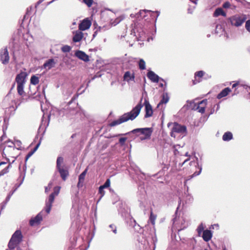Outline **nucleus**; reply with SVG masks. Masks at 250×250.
<instances>
[{"label": "nucleus", "instance_id": "20", "mask_svg": "<svg viewBox=\"0 0 250 250\" xmlns=\"http://www.w3.org/2000/svg\"><path fill=\"white\" fill-rule=\"evenodd\" d=\"M231 92V89L229 87H226L223 89L217 96L218 99H220L223 97L227 96L229 93Z\"/></svg>", "mask_w": 250, "mask_h": 250}, {"label": "nucleus", "instance_id": "56", "mask_svg": "<svg viewBox=\"0 0 250 250\" xmlns=\"http://www.w3.org/2000/svg\"><path fill=\"white\" fill-rule=\"evenodd\" d=\"M3 134L1 137V140H3L6 137L5 131L4 127L3 128Z\"/></svg>", "mask_w": 250, "mask_h": 250}, {"label": "nucleus", "instance_id": "57", "mask_svg": "<svg viewBox=\"0 0 250 250\" xmlns=\"http://www.w3.org/2000/svg\"><path fill=\"white\" fill-rule=\"evenodd\" d=\"M44 0H39L37 3H36V5L35 6L36 7H37V6L38 5H39L40 4H41L42 2H43Z\"/></svg>", "mask_w": 250, "mask_h": 250}, {"label": "nucleus", "instance_id": "25", "mask_svg": "<svg viewBox=\"0 0 250 250\" xmlns=\"http://www.w3.org/2000/svg\"><path fill=\"white\" fill-rule=\"evenodd\" d=\"M220 15H222L224 17L226 16V13L221 8H217L213 13V16L214 17H217Z\"/></svg>", "mask_w": 250, "mask_h": 250}, {"label": "nucleus", "instance_id": "43", "mask_svg": "<svg viewBox=\"0 0 250 250\" xmlns=\"http://www.w3.org/2000/svg\"><path fill=\"white\" fill-rule=\"evenodd\" d=\"M83 2L86 4V5L90 7L92 5L93 2V0H83Z\"/></svg>", "mask_w": 250, "mask_h": 250}, {"label": "nucleus", "instance_id": "63", "mask_svg": "<svg viewBox=\"0 0 250 250\" xmlns=\"http://www.w3.org/2000/svg\"><path fill=\"white\" fill-rule=\"evenodd\" d=\"M155 13H157L156 18H158V16H159V15H160V12H158V11H156V12H155Z\"/></svg>", "mask_w": 250, "mask_h": 250}, {"label": "nucleus", "instance_id": "2", "mask_svg": "<svg viewBox=\"0 0 250 250\" xmlns=\"http://www.w3.org/2000/svg\"><path fill=\"white\" fill-rule=\"evenodd\" d=\"M27 74L25 72H21L16 77L15 81L17 83V91L18 94L23 96L24 94V85L26 82Z\"/></svg>", "mask_w": 250, "mask_h": 250}, {"label": "nucleus", "instance_id": "11", "mask_svg": "<svg viewBox=\"0 0 250 250\" xmlns=\"http://www.w3.org/2000/svg\"><path fill=\"white\" fill-rule=\"evenodd\" d=\"M91 25V21L88 19H85L82 21L79 25V30L84 31L89 29Z\"/></svg>", "mask_w": 250, "mask_h": 250}, {"label": "nucleus", "instance_id": "15", "mask_svg": "<svg viewBox=\"0 0 250 250\" xmlns=\"http://www.w3.org/2000/svg\"><path fill=\"white\" fill-rule=\"evenodd\" d=\"M74 36L73 37V41L75 42H79L83 38V34L82 31L78 30L73 32Z\"/></svg>", "mask_w": 250, "mask_h": 250}, {"label": "nucleus", "instance_id": "21", "mask_svg": "<svg viewBox=\"0 0 250 250\" xmlns=\"http://www.w3.org/2000/svg\"><path fill=\"white\" fill-rule=\"evenodd\" d=\"M169 101V97L167 93H164L162 95V99L157 105L158 108H160L164 104H167Z\"/></svg>", "mask_w": 250, "mask_h": 250}, {"label": "nucleus", "instance_id": "23", "mask_svg": "<svg viewBox=\"0 0 250 250\" xmlns=\"http://www.w3.org/2000/svg\"><path fill=\"white\" fill-rule=\"evenodd\" d=\"M55 64L54 61L53 59H49L44 64L43 67L48 70L54 67Z\"/></svg>", "mask_w": 250, "mask_h": 250}, {"label": "nucleus", "instance_id": "31", "mask_svg": "<svg viewBox=\"0 0 250 250\" xmlns=\"http://www.w3.org/2000/svg\"><path fill=\"white\" fill-rule=\"evenodd\" d=\"M146 13H152V12L151 11L146 10H140L139 14L137 15V18H139V16L142 18H145ZM153 13H154V12H153Z\"/></svg>", "mask_w": 250, "mask_h": 250}, {"label": "nucleus", "instance_id": "9", "mask_svg": "<svg viewBox=\"0 0 250 250\" xmlns=\"http://www.w3.org/2000/svg\"><path fill=\"white\" fill-rule=\"evenodd\" d=\"M10 57L7 47L1 48L0 50V60L3 64H7L9 63Z\"/></svg>", "mask_w": 250, "mask_h": 250}, {"label": "nucleus", "instance_id": "34", "mask_svg": "<svg viewBox=\"0 0 250 250\" xmlns=\"http://www.w3.org/2000/svg\"><path fill=\"white\" fill-rule=\"evenodd\" d=\"M156 218V215L154 214L152 212H151L150 217H149V221L152 224V225H155V222Z\"/></svg>", "mask_w": 250, "mask_h": 250}, {"label": "nucleus", "instance_id": "46", "mask_svg": "<svg viewBox=\"0 0 250 250\" xmlns=\"http://www.w3.org/2000/svg\"><path fill=\"white\" fill-rule=\"evenodd\" d=\"M109 227L111 229V230L114 234L117 233V228L114 224H111L109 226Z\"/></svg>", "mask_w": 250, "mask_h": 250}, {"label": "nucleus", "instance_id": "19", "mask_svg": "<svg viewBox=\"0 0 250 250\" xmlns=\"http://www.w3.org/2000/svg\"><path fill=\"white\" fill-rule=\"evenodd\" d=\"M135 79L134 74L130 71H126L124 75V80L129 83L130 81H134Z\"/></svg>", "mask_w": 250, "mask_h": 250}, {"label": "nucleus", "instance_id": "8", "mask_svg": "<svg viewBox=\"0 0 250 250\" xmlns=\"http://www.w3.org/2000/svg\"><path fill=\"white\" fill-rule=\"evenodd\" d=\"M211 78V76L206 74L202 70L198 71L194 73V79L192 80L193 84H196L200 83L203 79L207 80Z\"/></svg>", "mask_w": 250, "mask_h": 250}, {"label": "nucleus", "instance_id": "36", "mask_svg": "<svg viewBox=\"0 0 250 250\" xmlns=\"http://www.w3.org/2000/svg\"><path fill=\"white\" fill-rule=\"evenodd\" d=\"M71 49V48L70 46L65 45L62 47L61 50L63 52L67 53L70 52Z\"/></svg>", "mask_w": 250, "mask_h": 250}, {"label": "nucleus", "instance_id": "32", "mask_svg": "<svg viewBox=\"0 0 250 250\" xmlns=\"http://www.w3.org/2000/svg\"><path fill=\"white\" fill-rule=\"evenodd\" d=\"M205 226L203 223H201L197 227L196 230L197 231L198 236H201L203 231H204Z\"/></svg>", "mask_w": 250, "mask_h": 250}, {"label": "nucleus", "instance_id": "18", "mask_svg": "<svg viewBox=\"0 0 250 250\" xmlns=\"http://www.w3.org/2000/svg\"><path fill=\"white\" fill-rule=\"evenodd\" d=\"M201 235L203 240L206 242L209 241L212 237V232L208 229H206L203 231Z\"/></svg>", "mask_w": 250, "mask_h": 250}, {"label": "nucleus", "instance_id": "30", "mask_svg": "<svg viewBox=\"0 0 250 250\" xmlns=\"http://www.w3.org/2000/svg\"><path fill=\"white\" fill-rule=\"evenodd\" d=\"M123 20V18L122 17H119L117 18L115 20H111L110 23L113 26H115L118 23H119L122 20Z\"/></svg>", "mask_w": 250, "mask_h": 250}, {"label": "nucleus", "instance_id": "16", "mask_svg": "<svg viewBox=\"0 0 250 250\" xmlns=\"http://www.w3.org/2000/svg\"><path fill=\"white\" fill-rule=\"evenodd\" d=\"M207 103V100L205 99L198 103L195 109L201 113H204L205 111V105Z\"/></svg>", "mask_w": 250, "mask_h": 250}, {"label": "nucleus", "instance_id": "40", "mask_svg": "<svg viewBox=\"0 0 250 250\" xmlns=\"http://www.w3.org/2000/svg\"><path fill=\"white\" fill-rule=\"evenodd\" d=\"M193 200V198L192 196L189 194H188L186 196V203H191Z\"/></svg>", "mask_w": 250, "mask_h": 250}, {"label": "nucleus", "instance_id": "64", "mask_svg": "<svg viewBox=\"0 0 250 250\" xmlns=\"http://www.w3.org/2000/svg\"><path fill=\"white\" fill-rule=\"evenodd\" d=\"M6 163L5 162H1L0 163V166L2 165H4V164H5Z\"/></svg>", "mask_w": 250, "mask_h": 250}, {"label": "nucleus", "instance_id": "7", "mask_svg": "<svg viewBox=\"0 0 250 250\" xmlns=\"http://www.w3.org/2000/svg\"><path fill=\"white\" fill-rule=\"evenodd\" d=\"M247 17L245 15H235L230 17L229 19L232 26L239 27L246 21Z\"/></svg>", "mask_w": 250, "mask_h": 250}, {"label": "nucleus", "instance_id": "37", "mask_svg": "<svg viewBox=\"0 0 250 250\" xmlns=\"http://www.w3.org/2000/svg\"><path fill=\"white\" fill-rule=\"evenodd\" d=\"M55 197V196L54 195V194H51L49 196L48 201L46 202V203H47L49 204H50V205H52V203H53Z\"/></svg>", "mask_w": 250, "mask_h": 250}, {"label": "nucleus", "instance_id": "4", "mask_svg": "<svg viewBox=\"0 0 250 250\" xmlns=\"http://www.w3.org/2000/svg\"><path fill=\"white\" fill-rule=\"evenodd\" d=\"M131 132L138 136L142 135L140 137V139L141 140H145L150 138L152 130L151 128L146 127L134 129Z\"/></svg>", "mask_w": 250, "mask_h": 250}, {"label": "nucleus", "instance_id": "53", "mask_svg": "<svg viewBox=\"0 0 250 250\" xmlns=\"http://www.w3.org/2000/svg\"><path fill=\"white\" fill-rule=\"evenodd\" d=\"M182 221H184V223H182V225H184L183 227H181L179 229H178V230H181V229H184V228H186L187 225H185L184 224L185 223V221L183 219H182Z\"/></svg>", "mask_w": 250, "mask_h": 250}, {"label": "nucleus", "instance_id": "47", "mask_svg": "<svg viewBox=\"0 0 250 250\" xmlns=\"http://www.w3.org/2000/svg\"><path fill=\"white\" fill-rule=\"evenodd\" d=\"M52 182H50V183L48 184V186L45 188V192L46 193H47L51 188L52 187Z\"/></svg>", "mask_w": 250, "mask_h": 250}, {"label": "nucleus", "instance_id": "54", "mask_svg": "<svg viewBox=\"0 0 250 250\" xmlns=\"http://www.w3.org/2000/svg\"><path fill=\"white\" fill-rule=\"evenodd\" d=\"M173 224L174 226H176V225L178 224L177 219L176 218H174L173 219Z\"/></svg>", "mask_w": 250, "mask_h": 250}, {"label": "nucleus", "instance_id": "51", "mask_svg": "<svg viewBox=\"0 0 250 250\" xmlns=\"http://www.w3.org/2000/svg\"><path fill=\"white\" fill-rule=\"evenodd\" d=\"M126 140V138H125V137L121 138L119 139V143L122 145H123L125 144Z\"/></svg>", "mask_w": 250, "mask_h": 250}, {"label": "nucleus", "instance_id": "58", "mask_svg": "<svg viewBox=\"0 0 250 250\" xmlns=\"http://www.w3.org/2000/svg\"><path fill=\"white\" fill-rule=\"evenodd\" d=\"M19 55H21V56H24L25 55V53H24V52L22 50L21 52L20 51L19 52Z\"/></svg>", "mask_w": 250, "mask_h": 250}, {"label": "nucleus", "instance_id": "28", "mask_svg": "<svg viewBox=\"0 0 250 250\" xmlns=\"http://www.w3.org/2000/svg\"><path fill=\"white\" fill-rule=\"evenodd\" d=\"M40 77L37 75H32L30 78L31 84L36 85L39 83Z\"/></svg>", "mask_w": 250, "mask_h": 250}, {"label": "nucleus", "instance_id": "33", "mask_svg": "<svg viewBox=\"0 0 250 250\" xmlns=\"http://www.w3.org/2000/svg\"><path fill=\"white\" fill-rule=\"evenodd\" d=\"M138 64L139 68L141 70H145L146 69V62L143 59H140Z\"/></svg>", "mask_w": 250, "mask_h": 250}, {"label": "nucleus", "instance_id": "12", "mask_svg": "<svg viewBox=\"0 0 250 250\" xmlns=\"http://www.w3.org/2000/svg\"><path fill=\"white\" fill-rule=\"evenodd\" d=\"M42 220V211L38 213L35 217L32 218L29 221L31 226L39 224Z\"/></svg>", "mask_w": 250, "mask_h": 250}, {"label": "nucleus", "instance_id": "45", "mask_svg": "<svg viewBox=\"0 0 250 250\" xmlns=\"http://www.w3.org/2000/svg\"><path fill=\"white\" fill-rule=\"evenodd\" d=\"M17 190V188H15L14 190H13L12 191H11L9 194L8 195V196H7V197L6 198V202L7 203V202L9 201V200H10L11 197L12 196V195L13 194V193L15 192V191Z\"/></svg>", "mask_w": 250, "mask_h": 250}, {"label": "nucleus", "instance_id": "3", "mask_svg": "<svg viewBox=\"0 0 250 250\" xmlns=\"http://www.w3.org/2000/svg\"><path fill=\"white\" fill-rule=\"evenodd\" d=\"M142 100L143 97L141 98L140 103L133 107L130 112L123 114L126 122L128 120H134L139 115L143 106L142 104Z\"/></svg>", "mask_w": 250, "mask_h": 250}, {"label": "nucleus", "instance_id": "39", "mask_svg": "<svg viewBox=\"0 0 250 250\" xmlns=\"http://www.w3.org/2000/svg\"><path fill=\"white\" fill-rule=\"evenodd\" d=\"M110 185V180L109 179H107L106 180L105 182L104 183V184L101 186L100 187H101L103 188H107L109 187Z\"/></svg>", "mask_w": 250, "mask_h": 250}, {"label": "nucleus", "instance_id": "55", "mask_svg": "<svg viewBox=\"0 0 250 250\" xmlns=\"http://www.w3.org/2000/svg\"><path fill=\"white\" fill-rule=\"evenodd\" d=\"M15 145H17L18 146H21V143L20 141L16 140L15 141Z\"/></svg>", "mask_w": 250, "mask_h": 250}, {"label": "nucleus", "instance_id": "61", "mask_svg": "<svg viewBox=\"0 0 250 250\" xmlns=\"http://www.w3.org/2000/svg\"><path fill=\"white\" fill-rule=\"evenodd\" d=\"M191 2H192L193 3H195V4H197V1L198 0H190Z\"/></svg>", "mask_w": 250, "mask_h": 250}, {"label": "nucleus", "instance_id": "22", "mask_svg": "<svg viewBox=\"0 0 250 250\" xmlns=\"http://www.w3.org/2000/svg\"><path fill=\"white\" fill-rule=\"evenodd\" d=\"M126 122L123 115L121 116L118 119L112 122L110 125L111 126H114L117 125H119L123 123Z\"/></svg>", "mask_w": 250, "mask_h": 250}, {"label": "nucleus", "instance_id": "27", "mask_svg": "<svg viewBox=\"0 0 250 250\" xmlns=\"http://www.w3.org/2000/svg\"><path fill=\"white\" fill-rule=\"evenodd\" d=\"M195 158H196V160L197 161V165L198 166V168L199 169V171L194 172V173L191 176V178H192L193 177L199 175L201 173V171L202 170V165L201 164L199 165V163L198 162V158L197 157H195Z\"/></svg>", "mask_w": 250, "mask_h": 250}, {"label": "nucleus", "instance_id": "38", "mask_svg": "<svg viewBox=\"0 0 250 250\" xmlns=\"http://www.w3.org/2000/svg\"><path fill=\"white\" fill-rule=\"evenodd\" d=\"M87 171V168H86L79 176L80 180H84L85 176Z\"/></svg>", "mask_w": 250, "mask_h": 250}, {"label": "nucleus", "instance_id": "44", "mask_svg": "<svg viewBox=\"0 0 250 250\" xmlns=\"http://www.w3.org/2000/svg\"><path fill=\"white\" fill-rule=\"evenodd\" d=\"M245 28L246 30L250 33V20H248L246 21Z\"/></svg>", "mask_w": 250, "mask_h": 250}, {"label": "nucleus", "instance_id": "49", "mask_svg": "<svg viewBox=\"0 0 250 250\" xmlns=\"http://www.w3.org/2000/svg\"><path fill=\"white\" fill-rule=\"evenodd\" d=\"M137 32H138V35L140 36V38H143L145 37V32L142 30V31H140L138 29H137Z\"/></svg>", "mask_w": 250, "mask_h": 250}, {"label": "nucleus", "instance_id": "13", "mask_svg": "<svg viewBox=\"0 0 250 250\" xmlns=\"http://www.w3.org/2000/svg\"><path fill=\"white\" fill-rule=\"evenodd\" d=\"M63 181H65L69 175V172L65 166L57 168Z\"/></svg>", "mask_w": 250, "mask_h": 250}, {"label": "nucleus", "instance_id": "26", "mask_svg": "<svg viewBox=\"0 0 250 250\" xmlns=\"http://www.w3.org/2000/svg\"><path fill=\"white\" fill-rule=\"evenodd\" d=\"M40 144H41V142H39L37 144V145L36 146L34 147V148L27 154V155L26 156V158H25L26 161H27V160L37 151V150L39 148Z\"/></svg>", "mask_w": 250, "mask_h": 250}, {"label": "nucleus", "instance_id": "52", "mask_svg": "<svg viewBox=\"0 0 250 250\" xmlns=\"http://www.w3.org/2000/svg\"><path fill=\"white\" fill-rule=\"evenodd\" d=\"M230 5V3L228 1H227L223 3V7L225 8H227L229 7Z\"/></svg>", "mask_w": 250, "mask_h": 250}, {"label": "nucleus", "instance_id": "14", "mask_svg": "<svg viewBox=\"0 0 250 250\" xmlns=\"http://www.w3.org/2000/svg\"><path fill=\"white\" fill-rule=\"evenodd\" d=\"M75 55L77 58L85 62H87L89 61V56L82 51L79 50L76 51Z\"/></svg>", "mask_w": 250, "mask_h": 250}, {"label": "nucleus", "instance_id": "42", "mask_svg": "<svg viewBox=\"0 0 250 250\" xmlns=\"http://www.w3.org/2000/svg\"><path fill=\"white\" fill-rule=\"evenodd\" d=\"M104 188H102L100 186L99 188V193L101 195V196H100V198L99 200H100L104 196V195L105 194V192L104 191Z\"/></svg>", "mask_w": 250, "mask_h": 250}, {"label": "nucleus", "instance_id": "60", "mask_svg": "<svg viewBox=\"0 0 250 250\" xmlns=\"http://www.w3.org/2000/svg\"><path fill=\"white\" fill-rule=\"evenodd\" d=\"M238 83H234V84H232V88H234V87H235L236 86H237V85H238Z\"/></svg>", "mask_w": 250, "mask_h": 250}, {"label": "nucleus", "instance_id": "62", "mask_svg": "<svg viewBox=\"0 0 250 250\" xmlns=\"http://www.w3.org/2000/svg\"><path fill=\"white\" fill-rule=\"evenodd\" d=\"M75 99V98H73L68 103V105H69L72 102V101Z\"/></svg>", "mask_w": 250, "mask_h": 250}, {"label": "nucleus", "instance_id": "48", "mask_svg": "<svg viewBox=\"0 0 250 250\" xmlns=\"http://www.w3.org/2000/svg\"><path fill=\"white\" fill-rule=\"evenodd\" d=\"M52 205H50L47 203H46V208H45V211L47 213H49L50 212Z\"/></svg>", "mask_w": 250, "mask_h": 250}, {"label": "nucleus", "instance_id": "10", "mask_svg": "<svg viewBox=\"0 0 250 250\" xmlns=\"http://www.w3.org/2000/svg\"><path fill=\"white\" fill-rule=\"evenodd\" d=\"M144 105L145 106L146 112L145 117L148 118L151 117L153 114V110L151 105L147 100H145Z\"/></svg>", "mask_w": 250, "mask_h": 250}, {"label": "nucleus", "instance_id": "35", "mask_svg": "<svg viewBox=\"0 0 250 250\" xmlns=\"http://www.w3.org/2000/svg\"><path fill=\"white\" fill-rule=\"evenodd\" d=\"M10 167V165H9L6 168H4L0 172V177L3 176L4 174L7 173L9 172V168Z\"/></svg>", "mask_w": 250, "mask_h": 250}, {"label": "nucleus", "instance_id": "5", "mask_svg": "<svg viewBox=\"0 0 250 250\" xmlns=\"http://www.w3.org/2000/svg\"><path fill=\"white\" fill-rule=\"evenodd\" d=\"M22 235L20 230H16L12 235L11 239L8 243V248L11 250L14 249L21 242Z\"/></svg>", "mask_w": 250, "mask_h": 250}, {"label": "nucleus", "instance_id": "50", "mask_svg": "<svg viewBox=\"0 0 250 250\" xmlns=\"http://www.w3.org/2000/svg\"><path fill=\"white\" fill-rule=\"evenodd\" d=\"M83 182L84 181L80 180V179H79V181L77 184V187L78 188H82L83 186Z\"/></svg>", "mask_w": 250, "mask_h": 250}, {"label": "nucleus", "instance_id": "59", "mask_svg": "<svg viewBox=\"0 0 250 250\" xmlns=\"http://www.w3.org/2000/svg\"><path fill=\"white\" fill-rule=\"evenodd\" d=\"M23 179L22 180V181H21V182L18 185H16V188L17 189L21 185V184L23 182Z\"/></svg>", "mask_w": 250, "mask_h": 250}, {"label": "nucleus", "instance_id": "24", "mask_svg": "<svg viewBox=\"0 0 250 250\" xmlns=\"http://www.w3.org/2000/svg\"><path fill=\"white\" fill-rule=\"evenodd\" d=\"M232 133L229 131H227L225 132L222 136V139L224 141H229L232 139Z\"/></svg>", "mask_w": 250, "mask_h": 250}, {"label": "nucleus", "instance_id": "1", "mask_svg": "<svg viewBox=\"0 0 250 250\" xmlns=\"http://www.w3.org/2000/svg\"><path fill=\"white\" fill-rule=\"evenodd\" d=\"M167 127L170 128V136L175 138L177 134L185 135L187 134V127L185 125H181L176 122L169 123Z\"/></svg>", "mask_w": 250, "mask_h": 250}, {"label": "nucleus", "instance_id": "29", "mask_svg": "<svg viewBox=\"0 0 250 250\" xmlns=\"http://www.w3.org/2000/svg\"><path fill=\"white\" fill-rule=\"evenodd\" d=\"M63 163V158L62 157H58L57 159L56 162V168L61 167H62L65 166L64 165H62Z\"/></svg>", "mask_w": 250, "mask_h": 250}, {"label": "nucleus", "instance_id": "17", "mask_svg": "<svg viewBox=\"0 0 250 250\" xmlns=\"http://www.w3.org/2000/svg\"><path fill=\"white\" fill-rule=\"evenodd\" d=\"M147 76L148 78L153 83H158L160 79V77L152 71H148L147 74Z\"/></svg>", "mask_w": 250, "mask_h": 250}, {"label": "nucleus", "instance_id": "6", "mask_svg": "<svg viewBox=\"0 0 250 250\" xmlns=\"http://www.w3.org/2000/svg\"><path fill=\"white\" fill-rule=\"evenodd\" d=\"M69 113L68 116L70 118H74L77 119H82L85 116L84 111L81 108V107L77 105L75 108H69Z\"/></svg>", "mask_w": 250, "mask_h": 250}, {"label": "nucleus", "instance_id": "41", "mask_svg": "<svg viewBox=\"0 0 250 250\" xmlns=\"http://www.w3.org/2000/svg\"><path fill=\"white\" fill-rule=\"evenodd\" d=\"M60 188H61L60 187H58V186L55 187L54 188L53 192L51 194H54V195L55 196H57L60 192Z\"/></svg>", "mask_w": 250, "mask_h": 250}]
</instances>
